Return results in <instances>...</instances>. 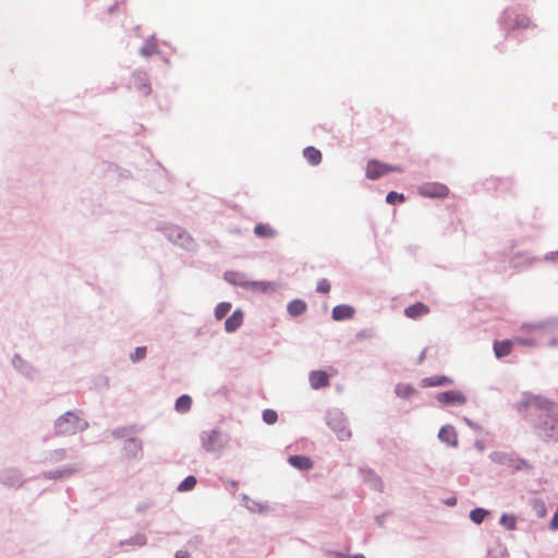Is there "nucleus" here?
Listing matches in <instances>:
<instances>
[{
    "label": "nucleus",
    "instance_id": "nucleus-1",
    "mask_svg": "<svg viewBox=\"0 0 558 558\" xmlns=\"http://www.w3.org/2000/svg\"><path fill=\"white\" fill-rule=\"evenodd\" d=\"M81 411H66L58 416L53 422V435L71 436L77 432H84L88 428V422L80 416Z\"/></svg>",
    "mask_w": 558,
    "mask_h": 558
},
{
    "label": "nucleus",
    "instance_id": "nucleus-2",
    "mask_svg": "<svg viewBox=\"0 0 558 558\" xmlns=\"http://www.w3.org/2000/svg\"><path fill=\"white\" fill-rule=\"evenodd\" d=\"M534 434L544 442H558V410H549L533 422Z\"/></svg>",
    "mask_w": 558,
    "mask_h": 558
},
{
    "label": "nucleus",
    "instance_id": "nucleus-3",
    "mask_svg": "<svg viewBox=\"0 0 558 558\" xmlns=\"http://www.w3.org/2000/svg\"><path fill=\"white\" fill-rule=\"evenodd\" d=\"M199 439L202 442V447L206 452H220L222 451L229 440L230 436L226 433H222L219 429H210V430H204L199 435Z\"/></svg>",
    "mask_w": 558,
    "mask_h": 558
},
{
    "label": "nucleus",
    "instance_id": "nucleus-4",
    "mask_svg": "<svg viewBox=\"0 0 558 558\" xmlns=\"http://www.w3.org/2000/svg\"><path fill=\"white\" fill-rule=\"evenodd\" d=\"M325 420L326 424L336 433L340 441H345L351 438V430L342 411L339 409H330L327 411Z\"/></svg>",
    "mask_w": 558,
    "mask_h": 558
},
{
    "label": "nucleus",
    "instance_id": "nucleus-5",
    "mask_svg": "<svg viewBox=\"0 0 558 558\" xmlns=\"http://www.w3.org/2000/svg\"><path fill=\"white\" fill-rule=\"evenodd\" d=\"M227 282L234 287H241L250 291L266 292L268 283L265 281H248L244 279V275L238 271L228 270L223 274Z\"/></svg>",
    "mask_w": 558,
    "mask_h": 558
},
{
    "label": "nucleus",
    "instance_id": "nucleus-6",
    "mask_svg": "<svg viewBox=\"0 0 558 558\" xmlns=\"http://www.w3.org/2000/svg\"><path fill=\"white\" fill-rule=\"evenodd\" d=\"M165 236L172 243L178 244L186 250L191 248L193 239L192 236L181 227L169 225L162 227Z\"/></svg>",
    "mask_w": 558,
    "mask_h": 558
},
{
    "label": "nucleus",
    "instance_id": "nucleus-7",
    "mask_svg": "<svg viewBox=\"0 0 558 558\" xmlns=\"http://www.w3.org/2000/svg\"><path fill=\"white\" fill-rule=\"evenodd\" d=\"M82 469V463L66 464L56 470L44 471L38 475V477L44 480L61 481L72 477Z\"/></svg>",
    "mask_w": 558,
    "mask_h": 558
},
{
    "label": "nucleus",
    "instance_id": "nucleus-8",
    "mask_svg": "<svg viewBox=\"0 0 558 558\" xmlns=\"http://www.w3.org/2000/svg\"><path fill=\"white\" fill-rule=\"evenodd\" d=\"M25 480L20 469L8 466L0 470V484L9 488H20L24 485Z\"/></svg>",
    "mask_w": 558,
    "mask_h": 558
},
{
    "label": "nucleus",
    "instance_id": "nucleus-9",
    "mask_svg": "<svg viewBox=\"0 0 558 558\" xmlns=\"http://www.w3.org/2000/svg\"><path fill=\"white\" fill-rule=\"evenodd\" d=\"M13 368L28 380H35L39 371L28 361L24 360L19 353H14L11 360Z\"/></svg>",
    "mask_w": 558,
    "mask_h": 558
},
{
    "label": "nucleus",
    "instance_id": "nucleus-10",
    "mask_svg": "<svg viewBox=\"0 0 558 558\" xmlns=\"http://www.w3.org/2000/svg\"><path fill=\"white\" fill-rule=\"evenodd\" d=\"M122 450L124 458L128 460L140 461L143 459V441L136 437L126 438Z\"/></svg>",
    "mask_w": 558,
    "mask_h": 558
},
{
    "label": "nucleus",
    "instance_id": "nucleus-11",
    "mask_svg": "<svg viewBox=\"0 0 558 558\" xmlns=\"http://www.w3.org/2000/svg\"><path fill=\"white\" fill-rule=\"evenodd\" d=\"M435 398L445 405H463L466 403V397L459 390L438 392Z\"/></svg>",
    "mask_w": 558,
    "mask_h": 558
},
{
    "label": "nucleus",
    "instance_id": "nucleus-12",
    "mask_svg": "<svg viewBox=\"0 0 558 558\" xmlns=\"http://www.w3.org/2000/svg\"><path fill=\"white\" fill-rule=\"evenodd\" d=\"M389 173V165L377 159H372L366 166V178L369 180H378L383 175Z\"/></svg>",
    "mask_w": 558,
    "mask_h": 558
},
{
    "label": "nucleus",
    "instance_id": "nucleus-13",
    "mask_svg": "<svg viewBox=\"0 0 558 558\" xmlns=\"http://www.w3.org/2000/svg\"><path fill=\"white\" fill-rule=\"evenodd\" d=\"M438 438L441 442L446 444L449 447H458V434L456 428L450 424L440 427L438 432Z\"/></svg>",
    "mask_w": 558,
    "mask_h": 558
},
{
    "label": "nucleus",
    "instance_id": "nucleus-14",
    "mask_svg": "<svg viewBox=\"0 0 558 558\" xmlns=\"http://www.w3.org/2000/svg\"><path fill=\"white\" fill-rule=\"evenodd\" d=\"M536 258L529 252H519L510 259V265L515 269H526L531 267Z\"/></svg>",
    "mask_w": 558,
    "mask_h": 558
},
{
    "label": "nucleus",
    "instance_id": "nucleus-15",
    "mask_svg": "<svg viewBox=\"0 0 558 558\" xmlns=\"http://www.w3.org/2000/svg\"><path fill=\"white\" fill-rule=\"evenodd\" d=\"M133 83L135 88L144 96H148L151 93V87L146 72L141 70L134 71Z\"/></svg>",
    "mask_w": 558,
    "mask_h": 558
},
{
    "label": "nucleus",
    "instance_id": "nucleus-16",
    "mask_svg": "<svg viewBox=\"0 0 558 558\" xmlns=\"http://www.w3.org/2000/svg\"><path fill=\"white\" fill-rule=\"evenodd\" d=\"M355 314V310L353 306L348 304H339L332 308L331 317L333 320L342 322L347 319H351Z\"/></svg>",
    "mask_w": 558,
    "mask_h": 558
},
{
    "label": "nucleus",
    "instance_id": "nucleus-17",
    "mask_svg": "<svg viewBox=\"0 0 558 558\" xmlns=\"http://www.w3.org/2000/svg\"><path fill=\"white\" fill-rule=\"evenodd\" d=\"M244 313L242 310H235L225 322V330L229 333L236 331L243 324Z\"/></svg>",
    "mask_w": 558,
    "mask_h": 558
},
{
    "label": "nucleus",
    "instance_id": "nucleus-18",
    "mask_svg": "<svg viewBox=\"0 0 558 558\" xmlns=\"http://www.w3.org/2000/svg\"><path fill=\"white\" fill-rule=\"evenodd\" d=\"M308 379L313 389H320L329 386V377L325 371H312Z\"/></svg>",
    "mask_w": 558,
    "mask_h": 558
},
{
    "label": "nucleus",
    "instance_id": "nucleus-19",
    "mask_svg": "<svg viewBox=\"0 0 558 558\" xmlns=\"http://www.w3.org/2000/svg\"><path fill=\"white\" fill-rule=\"evenodd\" d=\"M448 192V187L440 183L427 184L421 189V193L427 197H444Z\"/></svg>",
    "mask_w": 558,
    "mask_h": 558
},
{
    "label": "nucleus",
    "instance_id": "nucleus-20",
    "mask_svg": "<svg viewBox=\"0 0 558 558\" xmlns=\"http://www.w3.org/2000/svg\"><path fill=\"white\" fill-rule=\"evenodd\" d=\"M288 462L300 471H308L313 468V461L310 457L303 454L289 456Z\"/></svg>",
    "mask_w": 558,
    "mask_h": 558
},
{
    "label": "nucleus",
    "instance_id": "nucleus-21",
    "mask_svg": "<svg viewBox=\"0 0 558 558\" xmlns=\"http://www.w3.org/2000/svg\"><path fill=\"white\" fill-rule=\"evenodd\" d=\"M452 384H453L452 378L445 376V375L430 376V377H425V378L421 379V386L423 388L442 387V386H448V385H452Z\"/></svg>",
    "mask_w": 558,
    "mask_h": 558
},
{
    "label": "nucleus",
    "instance_id": "nucleus-22",
    "mask_svg": "<svg viewBox=\"0 0 558 558\" xmlns=\"http://www.w3.org/2000/svg\"><path fill=\"white\" fill-rule=\"evenodd\" d=\"M68 457V451L64 448L48 450L44 453L43 463L56 464L62 462Z\"/></svg>",
    "mask_w": 558,
    "mask_h": 558
},
{
    "label": "nucleus",
    "instance_id": "nucleus-23",
    "mask_svg": "<svg viewBox=\"0 0 558 558\" xmlns=\"http://www.w3.org/2000/svg\"><path fill=\"white\" fill-rule=\"evenodd\" d=\"M534 395L529 391H524L521 395V399L513 404V409L520 414L525 415L529 408L533 405Z\"/></svg>",
    "mask_w": 558,
    "mask_h": 558
},
{
    "label": "nucleus",
    "instance_id": "nucleus-24",
    "mask_svg": "<svg viewBox=\"0 0 558 558\" xmlns=\"http://www.w3.org/2000/svg\"><path fill=\"white\" fill-rule=\"evenodd\" d=\"M428 312H429V307L422 302H416V303L405 307V310H404L405 316L409 318H412V319L420 318L421 316L427 314Z\"/></svg>",
    "mask_w": 558,
    "mask_h": 558
},
{
    "label": "nucleus",
    "instance_id": "nucleus-25",
    "mask_svg": "<svg viewBox=\"0 0 558 558\" xmlns=\"http://www.w3.org/2000/svg\"><path fill=\"white\" fill-rule=\"evenodd\" d=\"M513 348V341L506 339V340H495L494 341V353L497 359L505 357L509 355Z\"/></svg>",
    "mask_w": 558,
    "mask_h": 558
},
{
    "label": "nucleus",
    "instance_id": "nucleus-26",
    "mask_svg": "<svg viewBox=\"0 0 558 558\" xmlns=\"http://www.w3.org/2000/svg\"><path fill=\"white\" fill-rule=\"evenodd\" d=\"M141 429L136 425L120 426L111 430L112 437L117 439L130 438L133 434L138 433Z\"/></svg>",
    "mask_w": 558,
    "mask_h": 558
},
{
    "label": "nucleus",
    "instance_id": "nucleus-27",
    "mask_svg": "<svg viewBox=\"0 0 558 558\" xmlns=\"http://www.w3.org/2000/svg\"><path fill=\"white\" fill-rule=\"evenodd\" d=\"M254 234L259 239H272L277 235V231L268 223H257L254 227Z\"/></svg>",
    "mask_w": 558,
    "mask_h": 558
},
{
    "label": "nucleus",
    "instance_id": "nucleus-28",
    "mask_svg": "<svg viewBox=\"0 0 558 558\" xmlns=\"http://www.w3.org/2000/svg\"><path fill=\"white\" fill-rule=\"evenodd\" d=\"M303 156L312 166H317L322 162L323 156L319 149L314 146H307L303 149Z\"/></svg>",
    "mask_w": 558,
    "mask_h": 558
},
{
    "label": "nucleus",
    "instance_id": "nucleus-29",
    "mask_svg": "<svg viewBox=\"0 0 558 558\" xmlns=\"http://www.w3.org/2000/svg\"><path fill=\"white\" fill-rule=\"evenodd\" d=\"M307 310V304L301 299L292 300L288 303L287 311L291 316H300Z\"/></svg>",
    "mask_w": 558,
    "mask_h": 558
},
{
    "label": "nucleus",
    "instance_id": "nucleus-30",
    "mask_svg": "<svg viewBox=\"0 0 558 558\" xmlns=\"http://www.w3.org/2000/svg\"><path fill=\"white\" fill-rule=\"evenodd\" d=\"M416 389L410 384H397L395 387V393L402 399H410L416 393Z\"/></svg>",
    "mask_w": 558,
    "mask_h": 558
},
{
    "label": "nucleus",
    "instance_id": "nucleus-31",
    "mask_svg": "<svg viewBox=\"0 0 558 558\" xmlns=\"http://www.w3.org/2000/svg\"><path fill=\"white\" fill-rule=\"evenodd\" d=\"M242 505L251 512H259L260 513L268 508L267 505H263L258 501H255V500L251 499L247 495H242Z\"/></svg>",
    "mask_w": 558,
    "mask_h": 558
},
{
    "label": "nucleus",
    "instance_id": "nucleus-32",
    "mask_svg": "<svg viewBox=\"0 0 558 558\" xmlns=\"http://www.w3.org/2000/svg\"><path fill=\"white\" fill-rule=\"evenodd\" d=\"M489 459L501 465H511L513 462V457L507 452L502 451H493L489 453Z\"/></svg>",
    "mask_w": 558,
    "mask_h": 558
},
{
    "label": "nucleus",
    "instance_id": "nucleus-33",
    "mask_svg": "<svg viewBox=\"0 0 558 558\" xmlns=\"http://www.w3.org/2000/svg\"><path fill=\"white\" fill-rule=\"evenodd\" d=\"M154 53H158V50L155 44V36L151 35L145 40L144 45L141 47L140 54L147 58L153 56Z\"/></svg>",
    "mask_w": 558,
    "mask_h": 558
},
{
    "label": "nucleus",
    "instance_id": "nucleus-34",
    "mask_svg": "<svg viewBox=\"0 0 558 558\" xmlns=\"http://www.w3.org/2000/svg\"><path fill=\"white\" fill-rule=\"evenodd\" d=\"M192 398L189 395H181L177 398L174 409L179 413H185L191 409Z\"/></svg>",
    "mask_w": 558,
    "mask_h": 558
},
{
    "label": "nucleus",
    "instance_id": "nucleus-35",
    "mask_svg": "<svg viewBox=\"0 0 558 558\" xmlns=\"http://www.w3.org/2000/svg\"><path fill=\"white\" fill-rule=\"evenodd\" d=\"M365 481L369 484V486L373 489L380 492V493L383 492V489H384L383 481L374 471L369 470L366 473Z\"/></svg>",
    "mask_w": 558,
    "mask_h": 558
},
{
    "label": "nucleus",
    "instance_id": "nucleus-36",
    "mask_svg": "<svg viewBox=\"0 0 558 558\" xmlns=\"http://www.w3.org/2000/svg\"><path fill=\"white\" fill-rule=\"evenodd\" d=\"M146 543H147L146 535L144 533H136L134 536H132L128 539L121 541L119 543V545L120 546L133 545V546L142 547V546L146 545Z\"/></svg>",
    "mask_w": 558,
    "mask_h": 558
},
{
    "label": "nucleus",
    "instance_id": "nucleus-37",
    "mask_svg": "<svg viewBox=\"0 0 558 558\" xmlns=\"http://www.w3.org/2000/svg\"><path fill=\"white\" fill-rule=\"evenodd\" d=\"M489 511L484 508H474L470 511V519L475 524H481L489 515Z\"/></svg>",
    "mask_w": 558,
    "mask_h": 558
},
{
    "label": "nucleus",
    "instance_id": "nucleus-38",
    "mask_svg": "<svg viewBox=\"0 0 558 558\" xmlns=\"http://www.w3.org/2000/svg\"><path fill=\"white\" fill-rule=\"evenodd\" d=\"M499 523L508 531H514L517 529V518L513 514L502 513Z\"/></svg>",
    "mask_w": 558,
    "mask_h": 558
},
{
    "label": "nucleus",
    "instance_id": "nucleus-39",
    "mask_svg": "<svg viewBox=\"0 0 558 558\" xmlns=\"http://www.w3.org/2000/svg\"><path fill=\"white\" fill-rule=\"evenodd\" d=\"M539 329L558 330V316L543 319L536 324Z\"/></svg>",
    "mask_w": 558,
    "mask_h": 558
},
{
    "label": "nucleus",
    "instance_id": "nucleus-40",
    "mask_svg": "<svg viewBox=\"0 0 558 558\" xmlns=\"http://www.w3.org/2000/svg\"><path fill=\"white\" fill-rule=\"evenodd\" d=\"M197 484V480L194 475H187L177 487L178 492L192 490Z\"/></svg>",
    "mask_w": 558,
    "mask_h": 558
},
{
    "label": "nucleus",
    "instance_id": "nucleus-41",
    "mask_svg": "<svg viewBox=\"0 0 558 558\" xmlns=\"http://www.w3.org/2000/svg\"><path fill=\"white\" fill-rule=\"evenodd\" d=\"M533 405L539 410H546V412L549 410H555L554 408H551V401H549L547 398L537 395H534Z\"/></svg>",
    "mask_w": 558,
    "mask_h": 558
},
{
    "label": "nucleus",
    "instance_id": "nucleus-42",
    "mask_svg": "<svg viewBox=\"0 0 558 558\" xmlns=\"http://www.w3.org/2000/svg\"><path fill=\"white\" fill-rule=\"evenodd\" d=\"M231 310V303L229 302H220L215 307V317L216 319H222Z\"/></svg>",
    "mask_w": 558,
    "mask_h": 558
},
{
    "label": "nucleus",
    "instance_id": "nucleus-43",
    "mask_svg": "<svg viewBox=\"0 0 558 558\" xmlns=\"http://www.w3.org/2000/svg\"><path fill=\"white\" fill-rule=\"evenodd\" d=\"M405 201V196L402 193H398L396 191H390L386 195V202L390 205H396L399 203H403Z\"/></svg>",
    "mask_w": 558,
    "mask_h": 558
},
{
    "label": "nucleus",
    "instance_id": "nucleus-44",
    "mask_svg": "<svg viewBox=\"0 0 558 558\" xmlns=\"http://www.w3.org/2000/svg\"><path fill=\"white\" fill-rule=\"evenodd\" d=\"M262 417H263V421L266 423V424H274L277 422L278 420V414L275 410H271V409H266L263 411V414H262Z\"/></svg>",
    "mask_w": 558,
    "mask_h": 558
},
{
    "label": "nucleus",
    "instance_id": "nucleus-45",
    "mask_svg": "<svg viewBox=\"0 0 558 558\" xmlns=\"http://www.w3.org/2000/svg\"><path fill=\"white\" fill-rule=\"evenodd\" d=\"M145 356H146V347H137L135 349L134 353H132L130 355V359L133 362H138V361L143 360Z\"/></svg>",
    "mask_w": 558,
    "mask_h": 558
},
{
    "label": "nucleus",
    "instance_id": "nucleus-46",
    "mask_svg": "<svg viewBox=\"0 0 558 558\" xmlns=\"http://www.w3.org/2000/svg\"><path fill=\"white\" fill-rule=\"evenodd\" d=\"M513 462L515 463V464H513L514 471H521L523 469H527V470L532 469L531 464L522 458L513 459Z\"/></svg>",
    "mask_w": 558,
    "mask_h": 558
},
{
    "label": "nucleus",
    "instance_id": "nucleus-47",
    "mask_svg": "<svg viewBox=\"0 0 558 558\" xmlns=\"http://www.w3.org/2000/svg\"><path fill=\"white\" fill-rule=\"evenodd\" d=\"M530 24V19L525 15H517L514 19L515 28H525Z\"/></svg>",
    "mask_w": 558,
    "mask_h": 558
},
{
    "label": "nucleus",
    "instance_id": "nucleus-48",
    "mask_svg": "<svg viewBox=\"0 0 558 558\" xmlns=\"http://www.w3.org/2000/svg\"><path fill=\"white\" fill-rule=\"evenodd\" d=\"M316 291L318 293H328L330 291L329 281L325 278L318 280L317 286H316Z\"/></svg>",
    "mask_w": 558,
    "mask_h": 558
},
{
    "label": "nucleus",
    "instance_id": "nucleus-49",
    "mask_svg": "<svg viewBox=\"0 0 558 558\" xmlns=\"http://www.w3.org/2000/svg\"><path fill=\"white\" fill-rule=\"evenodd\" d=\"M150 507H153L151 501H142L136 505L135 510H136V512L141 513V512H144L145 510L149 509Z\"/></svg>",
    "mask_w": 558,
    "mask_h": 558
},
{
    "label": "nucleus",
    "instance_id": "nucleus-50",
    "mask_svg": "<svg viewBox=\"0 0 558 558\" xmlns=\"http://www.w3.org/2000/svg\"><path fill=\"white\" fill-rule=\"evenodd\" d=\"M372 337H373V330H371V329H362L355 336V338L357 340L365 339V338H372Z\"/></svg>",
    "mask_w": 558,
    "mask_h": 558
},
{
    "label": "nucleus",
    "instance_id": "nucleus-51",
    "mask_svg": "<svg viewBox=\"0 0 558 558\" xmlns=\"http://www.w3.org/2000/svg\"><path fill=\"white\" fill-rule=\"evenodd\" d=\"M463 421L472 429H474V430H480L481 429V426L477 423H475L472 420H470L469 417H463Z\"/></svg>",
    "mask_w": 558,
    "mask_h": 558
},
{
    "label": "nucleus",
    "instance_id": "nucleus-52",
    "mask_svg": "<svg viewBox=\"0 0 558 558\" xmlns=\"http://www.w3.org/2000/svg\"><path fill=\"white\" fill-rule=\"evenodd\" d=\"M517 341L523 345H529V347H532L535 343V341L531 338H518Z\"/></svg>",
    "mask_w": 558,
    "mask_h": 558
},
{
    "label": "nucleus",
    "instance_id": "nucleus-53",
    "mask_svg": "<svg viewBox=\"0 0 558 558\" xmlns=\"http://www.w3.org/2000/svg\"><path fill=\"white\" fill-rule=\"evenodd\" d=\"M546 260L550 262H558V251L557 252H550L545 255Z\"/></svg>",
    "mask_w": 558,
    "mask_h": 558
},
{
    "label": "nucleus",
    "instance_id": "nucleus-54",
    "mask_svg": "<svg viewBox=\"0 0 558 558\" xmlns=\"http://www.w3.org/2000/svg\"><path fill=\"white\" fill-rule=\"evenodd\" d=\"M328 555L333 558H349L350 557V555L343 554L341 551H333V550L329 551Z\"/></svg>",
    "mask_w": 558,
    "mask_h": 558
},
{
    "label": "nucleus",
    "instance_id": "nucleus-55",
    "mask_svg": "<svg viewBox=\"0 0 558 558\" xmlns=\"http://www.w3.org/2000/svg\"><path fill=\"white\" fill-rule=\"evenodd\" d=\"M174 558H190V554L186 550H178Z\"/></svg>",
    "mask_w": 558,
    "mask_h": 558
},
{
    "label": "nucleus",
    "instance_id": "nucleus-56",
    "mask_svg": "<svg viewBox=\"0 0 558 558\" xmlns=\"http://www.w3.org/2000/svg\"><path fill=\"white\" fill-rule=\"evenodd\" d=\"M444 502L446 506L453 507L457 505V498L450 497V498L446 499Z\"/></svg>",
    "mask_w": 558,
    "mask_h": 558
},
{
    "label": "nucleus",
    "instance_id": "nucleus-57",
    "mask_svg": "<svg viewBox=\"0 0 558 558\" xmlns=\"http://www.w3.org/2000/svg\"><path fill=\"white\" fill-rule=\"evenodd\" d=\"M403 168L401 166H391L389 165V173L390 172H402Z\"/></svg>",
    "mask_w": 558,
    "mask_h": 558
},
{
    "label": "nucleus",
    "instance_id": "nucleus-58",
    "mask_svg": "<svg viewBox=\"0 0 558 558\" xmlns=\"http://www.w3.org/2000/svg\"><path fill=\"white\" fill-rule=\"evenodd\" d=\"M474 447H475L478 451H483V450L485 449V446H484V444H483V441H482V440H476V441L474 442Z\"/></svg>",
    "mask_w": 558,
    "mask_h": 558
},
{
    "label": "nucleus",
    "instance_id": "nucleus-59",
    "mask_svg": "<svg viewBox=\"0 0 558 558\" xmlns=\"http://www.w3.org/2000/svg\"><path fill=\"white\" fill-rule=\"evenodd\" d=\"M545 513H546L545 506H544V504H541V509H539V510H537V515H538V517H544V515H545Z\"/></svg>",
    "mask_w": 558,
    "mask_h": 558
},
{
    "label": "nucleus",
    "instance_id": "nucleus-60",
    "mask_svg": "<svg viewBox=\"0 0 558 558\" xmlns=\"http://www.w3.org/2000/svg\"><path fill=\"white\" fill-rule=\"evenodd\" d=\"M556 345H558V338H554V339L549 340L548 347L553 348Z\"/></svg>",
    "mask_w": 558,
    "mask_h": 558
},
{
    "label": "nucleus",
    "instance_id": "nucleus-61",
    "mask_svg": "<svg viewBox=\"0 0 558 558\" xmlns=\"http://www.w3.org/2000/svg\"><path fill=\"white\" fill-rule=\"evenodd\" d=\"M349 558H366L363 554H353Z\"/></svg>",
    "mask_w": 558,
    "mask_h": 558
},
{
    "label": "nucleus",
    "instance_id": "nucleus-62",
    "mask_svg": "<svg viewBox=\"0 0 558 558\" xmlns=\"http://www.w3.org/2000/svg\"><path fill=\"white\" fill-rule=\"evenodd\" d=\"M424 359H425V350L420 354L418 363H422Z\"/></svg>",
    "mask_w": 558,
    "mask_h": 558
},
{
    "label": "nucleus",
    "instance_id": "nucleus-63",
    "mask_svg": "<svg viewBox=\"0 0 558 558\" xmlns=\"http://www.w3.org/2000/svg\"><path fill=\"white\" fill-rule=\"evenodd\" d=\"M376 520H377V522H378L379 524H383V522H384L383 517H379V515H378V517H376Z\"/></svg>",
    "mask_w": 558,
    "mask_h": 558
},
{
    "label": "nucleus",
    "instance_id": "nucleus-64",
    "mask_svg": "<svg viewBox=\"0 0 558 558\" xmlns=\"http://www.w3.org/2000/svg\"><path fill=\"white\" fill-rule=\"evenodd\" d=\"M114 10H116V7H114V5H113V7H111V8H109V13H112Z\"/></svg>",
    "mask_w": 558,
    "mask_h": 558
}]
</instances>
